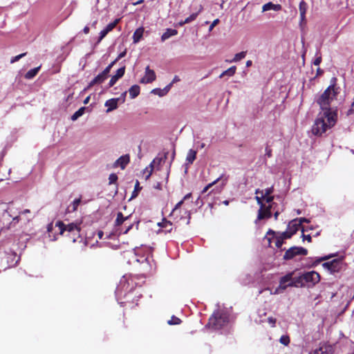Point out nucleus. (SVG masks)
Returning a JSON list of instances; mask_svg holds the SVG:
<instances>
[{
    "instance_id": "obj_52",
    "label": "nucleus",
    "mask_w": 354,
    "mask_h": 354,
    "mask_svg": "<svg viewBox=\"0 0 354 354\" xmlns=\"http://www.w3.org/2000/svg\"><path fill=\"white\" fill-rule=\"evenodd\" d=\"M328 258L326 257H322V258H320V259H317L313 263V266H317V264H319L320 262L327 259Z\"/></svg>"
},
{
    "instance_id": "obj_54",
    "label": "nucleus",
    "mask_w": 354,
    "mask_h": 354,
    "mask_svg": "<svg viewBox=\"0 0 354 354\" xmlns=\"http://www.w3.org/2000/svg\"><path fill=\"white\" fill-rule=\"evenodd\" d=\"M302 238H303V240H307L308 242H311L312 241V237L310 234H308V235H305V234H302Z\"/></svg>"
},
{
    "instance_id": "obj_57",
    "label": "nucleus",
    "mask_w": 354,
    "mask_h": 354,
    "mask_svg": "<svg viewBox=\"0 0 354 354\" xmlns=\"http://www.w3.org/2000/svg\"><path fill=\"white\" fill-rule=\"evenodd\" d=\"M126 95H127V91H124V93H122V95L120 97L122 103L124 102Z\"/></svg>"
},
{
    "instance_id": "obj_51",
    "label": "nucleus",
    "mask_w": 354,
    "mask_h": 354,
    "mask_svg": "<svg viewBox=\"0 0 354 354\" xmlns=\"http://www.w3.org/2000/svg\"><path fill=\"white\" fill-rule=\"evenodd\" d=\"M274 192V188L273 187H268L267 188L266 190H265V194H263V196H270V194Z\"/></svg>"
},
{
    "instance_id": "obj_28",
    "label": "nucleus",
    "mask_w": 354,
    "mask_h": 354,
    "mask_svg": "<svg viewBox=\"0 0 354 354\" xmlns=\"http://www.w3.org/2000/svg\"><path fill=\"white\" fill-rule=\"evenodd\" d=\"M140 88L138 85L132 86L129 90L131 98L133 99L136 97L140 94Z\"/></svg>"
},
{
    "instance_id": "obj_36",
    "label": "nucleus",
    "mask_w": 354,
    "mask_h": 354,
    "mask_svg": "<svg viewBox=\"0 0 354 354\" xmlns=\"http://www.w3.org/2000/svg\"><path fill=\"white\" fill-rule=\"evenodd\" d=\"M247 52L246 51H242L241 53H236L233 59L231 62H237L242 59H243L246 55Z\"/></svg>"
},
{
    "instance_id": "obj_6",
    "label": "nucleus",
    "mask_w": 354,
    "mask_h": 354,
    "mask_svg": "<svg viewBox=\"0 0 354 354\" xmlns=\"http://www.w3.org/2000/svg\"><path fill=\"white\" fill-rule=\"evenodd\" d=\"M295 272H290L282 277L279 279V287L276 289L275 292H279L280 290H285L288 287H291V285H288L292 281V276H293Z\"/></svg>"
},
{
    "instance_id": "obj_27",
    "label": "nucleus",
    "mask_w": 354,
    "mask_h": 354,
    "mask_svg": "<svg viewBox=\"0 0 354 354\" xmlns=\"http://www.w3.org/2000/svg\"><path fill=\"white\" fill-rule=\"evenodd\" d=\"M203 10V6H202V5H200V6H199L198 10L196 12H195V13H192L190 16H189L188 17H187V18L184 20V23L189 24V23L192 22V21H194V20L197 18V17H198V14H199L200 12H201Z\"/></svg>"
},
{
    "instance_id": "obj_60",
    "label": "nucleus",
    "mask_w": 354,
    "mask_h": 354,
    "mask_svg": "<svg viewBox=\"0 0 354 354\" xmlns=\"http://www.w3.org/2000/svg\"><path fill=\"white\" fill-rule=\"evenodd\" d=\"M179 81H180V78L178 77V76L175 75L174 79H173V80H172V82L171 83H172V84H173L174 83H176V82H179Z\"/></svg>"
},
{
    "instance_id": "obj_18",
    "label": "nucleus",
    "mask_w": 354,
    "mask_h": 354,
    "mask_svg": "<svg viewBox=\"0 0 354 354\" xmlns=\"http://www.w3.org/2000/svg\"><path fill=\"white\" fill-rule=\"evenodd\" d=\"M299 12H300V19L301 21H306V13L308 10V4L306 2H305L304 0H302L299 3Z\"/></svg>"
},
{
    "instance_id": "obj_47",
    "label": "nucleus",
    "mask_w": 354,
    "mask_h": 354,
    "mask_svg": "<svg viewBox=\"0 0 354 354\" xmlns=\"http://www.w3.org/2000/svg\"><path fill=\"white\" fill-rule=\"evenodd\" d=\"M272 150L270 147L267 146L266 147V156H267L268 158H270V157H272Z\"/></svg>"
},
{
    "instance_id": "obj_55",
    "label": "nucleus",
    "mask_w": 354,
    "mask_h": 354,
    "mask_svg": "<svg viewBox=\"0 0 354 354\" xmlns=\"http://www.w3.org/2000/svg\"><path fill=\"white\" fill-rule=\"evenodd\" d=\"M125 55H126V50H124V51H123V52L120 53L118 55V57H117L114 61H115V62H118L119 59H120L121 58L124 57Z\"/></svg>"
},
{
    "instance_id": "obj_16",
    "label": "nucleus",
    "mask_w": 354,
    "mask_h": 354,
    "mask_svg": "<svg viewBox=\"0 0 354 354\" xmlns=\"http://www.w3.org/2000/svg\"><path fill=\"white\" fill-rule=\"evenodd\" d=\"M106 78L107 77L102 73L98 74L92 81H91L85 90L91 88L95 84L102 83Z\"/></svg>"
},
{
    "instance_id": "obj_11",
    "label": "nucleus",
    "mask_w": 354,
    "mask_h": 354,
    "mask_svg": "<svg viewBox=\"0 0 354 354\" xmlns=\"http://www.w3.org/2000/svg\"><path fill=\"white\" fill-rule=\"evenodd\" d=\"M129 162L130 156L129 154H126L120 156L118 160H116L113 163V167L114 168L120 167L122 169H124L126 167V166L129 163Z\"/></svg>"
},
{
    "instance_id": "obj_17",
    "label": "nucleus",
    "mask_w": 354,
    "mask_h": 354,
    "mask_svg": "<svg viewBox=\"0 0 354 354\" xmlns=\"http://www.w3.org/2000/svg\"><path fill=\"white\" fill-rule=\"evenodd\" d=\"M288 285H291V287L296 288L304 287L305 282L304 279L302 278V274L297 277H293V276H292V281L290 283H288Z\"/></svg>"
},
{
    "instance_id": "obj_1",
    "label": "nucleus",
    "mask_w": 354,
    "mask_h": 354,
    "mask_svg": "<svg viewBox=\"0 0 354 354\" xmlns=\"http://www.w3.org/2000/svg\"><path fill=\"white\" fill-rule=\"evenodd\" d=\"M336 82L337 78L333 77L330 85L316 100L323 113L318 114L312 127L311 131L315 136H321L328 129L333 127L337 121V109L331 108L333 101L337 100L340 91Z\"/></svg>"
},
{
    "instance_id": "obj_24",
    "label": "nucleus",
    "mask_w": 354,
    "mask_h": 354,
    "mask_svg": "<svg viewBox=\"0 0 354 354\" xmlns=\"http://www.w3.org/2000/svg\"><path fill=\"white\" fill-rule=\"evenodd\" d=\"M163 160L162 158H156V159H154L152 162H151V164L149 165V167H147L145 169V172H147V175L146 176V179L147 180L150 176L152 174V172H153V164L156 162V160L158 161V163H160L161 161Z\"/></svg>"
},
{
    "instance_id": "obj_42",
    "label": "nucleus",
    "mask_w": 354,
    "mask_h": 354,
    "mask_svg": "<svg viewBox=\"0 0 354 354\" xmlns=\"http://www.w3.org/2000/svg\"><path fill=\"white\" fill-rule=\"evenodd\" d=\"M115 64V61H113L111 64H109L102 72L103 74H104L107 77L109 75V73H110V71L111 68L113 66V65Z\"/></svg>"
},
{
    "instance_id": "obj_61",
    "label": "nucleus",
    "mask_w": 354,
    "mask_h": 354,
    "mask_svg": "<svg viewBox=\"0 0 354 354\" xmlns=\"http://www.w3.org/2000/svg\"><path fill=\"white\" fill-rule=\"evenodd\" d=\"M89 27L88 26H85L83 29V32L84 34H88L89 32Z\"/></svg>"
},
{
    "instance_id": "obj_50",
    "label": "nucleus",
    "mask_w": 354,
    "mask_h": 354,
    "mask_svg": "<svg viewBox=\"0 0 354 354\" xmlns=\"http://www.w3.org/2000/svg\"><path fill=\"white\" fill-rule=\"evenodd\" d=\"M295 219L297 221V222H299L300 223V226L301 227H303L302 226V223H304V222L305 223H309L310 222L309 220L306 218H295Z\"/></svg>"
},
{
    "instance_id": "obj_5",
    "label": "nucleus",
    "mask_w": 354,
    "mask_h": 354,
    "mask_svg": "<svg viewBox=\"0 0 354 354\" xmlns=\"http://www.w3.org/2000/svg\"><path fill=\"white\" fill-rule=\"evenodd\" d=\"M302 278L304 280L305 286L308 283H311L314 286L320 281V275L315 271L307 272L302 274Z\"/></svg>"
},
{
    "instance_id": "obj_43",
    "label": "nucleus",
    "mask_w": 354,
    "mask_h": 354,
    "mask_svg": "<svg viewBox=\"0 0 354 354\" xmlns=\"http://www.w3.org/2000/svg\"><path fill=\"white\" fill-rule=\"evenodd\" d=\"M279 236L284 241L285 239H290L292 235L287 230L286 231L279 234Z\"/></svg>"
},
{
    "instance_id": "obj_38",
    "label": "nucleus",
    "mask_w": 354,
    "mask_h": 354,
    "mask_svg": "<svg viewBox=\"0 0 354 354\" xmlns=\"http://www.w3.org/2000/svg\"><path fill=\"white\" fill-rule=\"evenodd\" d=\"M168 324L169 325H178V324H180L181 323V320L180 319H179L178 317L173 315L171 317V319H169L168 322H167Z\"/></svg>"
},
{
    "instance_id": "obj_8",
    "label": "nucleus",
    "mask_w": 354,
    "mask_h": 354,
    "mask_svg": "<svg viewBox=\"0 0 354 354\" xmlns=\"http://www.w3.org/2000/svg\"><path fill=\"white\" fill-rule=\"evenodd\" d=\"M156 75L153 70L150 69L149 66H147L145 68V75L140 80L141 84H149L156 80Z\"/></svg>"
},
{
    "instance_id": "obj_3",
    "label": "nucleus",
    "mask_w": 354,
    "mask_h": 354,
    "mask_svg": "<svg viewBox=\"0 0 354 354\" xmlns=\"http://www.w3.org/2000/svg\"><path fill=\"white\" fill-rule=\"evenodd\" d=\"M55 227L59 230V234L62 235L64 232L73 233V236H78L80 232V227L77 223H71L65 225L63 221H58L55 223Z\"/></svg>"
},
{
    "instance_id": "obj_13",
    "label": "nucleus",
    "mask_w": 354,
    "mask_h": 354,
    "mask_svg": "<svg viewBox=\"0 0 354 354\" xmlns=\"http://www.w3.org/2000/svg\"><path fill=\"white\" fill-rule=\"evenodd\" d=\"M299 229L304 232V227H301L300 223L296 219L290 221L287 227V230L292 235H294Z\"/></svg>"
},
{
    "instance_id": "obj_9",
    "label": "nucleus",
    "mask_w": 354,
    "mask_h": 354,
    "mask_svg": "<svg viewBox=\"0 0 354 354\" xmlns=\"http://www.w3.org/2000/svg\"><path fill=\"white\" fill-rule=\"evenodd\" d=\"M271 209L272 205H268V206H266V205H261L258 212L257 220L270 218L272 216Z\"/></svg>"
},
{
    "instance_id": "obj_25",
    "label": "nucleus",
    "mask_w": 354,
    "mask_h": 354,
    "mask_svg": "<svg viewBox=\"0 0 354 354\" xmlns=\"http://www.w3.org/2000/svg\"><path fill=\"white\" fill-rule=\"evenodd\" d=\"M144 32V28H137L133 35V43H138L140 39L142 37Z\"/></svg>"
},
{
    "instance_id": "obj_12",
    "label": "nucleus",
    "mask_w": 354,
    "mask_h": 354,
    "mask_svg": "<svg viewBox=\"0 0 354 354\" xmlns=\"http://www.w3.org/2000/svg\"><path fill=\"white\" fill-rule=\"evenodd\" d=\"M125 73V66H122L120 68H118L116 71L115 75L111 77L108 85L109 87L111 88L113 86V85L117 82V81L123 77Z\"/></svg>"
},
{
    "instance_id": "obj_21",
    "label": "nucleus",
    "mask_w": 354,
    "mask_h": 354,
    "mask_svg": "<svg viewBox=\"0 0 354 354\" xmlns=\"http://www.w3.org/2000/svg\"><path fill=\"white\" fill-rule=\"evenodd\" d=\"M191 197H192V193H188L187 194H186L180 201H179L178 203H176V205L172 209L171 214L174 215L178 211L180 207L182 206L184 201L189 199Z\"/></svg>"
},
{
    "instance_id": "obj_14",
    "label": "nucleus",
    "mask_w": 354,
    "mask_h": 354,
    "mask_svg": "<svg viewBox=\"0 0 354 354\" xmlns=\"http://www.w3.org/2000/svg\"><path fill=\"white\" fill-rule=\"evenodd\" d=\"M227 180H228V177H227V176L224 177V175L221 176L220 177L216 178L215 180H214L212 183H209L207 185H206L202 190V194H205V192H207L209 190V189H210L213 185H214L215 184L218 183L220 180L222 181L221 188H223L226 185Z\"/></svg>"
},
{
    "instance_id": "obj_31",
    "label": "nucleus",
    "mask_w": 354,
    "mask_h": 354,
    "mask_svg": "<svg viewBox=\"0 0 354 354\" xmlns=\"http://www.w3.org/2000/svg\"><path fill=\"white\" fill-rule=\"evenodd\" d=\"M172 86V83H170L168 85H167L163 90H160V89H154L153 90V92L156 94H158L160 96H162L164 95L165 94H166L171 88V87Z\"/></svg>"
},
{
    "instance_id": "obj_23",
    "label": "nucleus",
    "mask_w": 354,
    "mask_h": 354,
    "mask_svg": "<svg viewBox=\"0 0 354 354\" xmlns=\"http://www.w3.org/2000/svg\"><path fill=\"white\" fill-rule=\"evenodd\" d=\"M82 201V197L75 199L73 203L68 207L67 211L68 212H74L77 209Z\"/></svg>"
},
{
    "instance_id": "obj_53",
    "label": "nucleus",
    "mask_w": 354,
    "mask_h": 354,
    "mask_svg": "<svg viewBox=\"0 0 354 354\" xmlns=\"http://www.w3.org/2000/svg\"><path fill=\"white\" fill-rule=\"evenodd\" d=\"M321 62H322V57L319 56V57L315 58V59L313 62V64L315 66H318V65L320 64Z\"/></svg>"
},
{
    "instance_id": "obj_58",
    "label": "nucleus",
    "mask_w": 354,
    "mask_h": 354,
    "mask_svg": "<svg viewBox=\"0 0 354 354\" xmlns=\"http://www.w3.org/2000/svg\"><path fill=\"white\" fill-rule=\"evenodd\" d=\"M97 236L100 239H102L104 236V232L102 230H99L97 232Z\"/></svg>"
},
{
    "instance_id": "obj_64",
    "label": "nucleus",
    "mask_w": 354,
    "mask_h": 354,
    "mask_svg": "<svg viewBox=\"0 0 354 354\" xmlns=\"http://www.w3.org/2000/svg\"><path fill=\"white\" fill-rule=\"evenodd\" d=\"M279 213L278 212H276L274 214V219L277 220L278 218V216H279Z\"/></svg>"
},
{
    "instance_id": "obj_29",
    "label": "nucleus",
    "mask_w": 354,
    "mask_h": 354,
    "mask_svg": "<svg viewBox=\"0 0 354 354\" xmlns=\"http://www.w3.org/2000/svg\"><path fill=\"white\" fill-rule=\"evenodd\" d=\"M40 69V66H38V67H36V68H32L30 70H29L25 75V77L26 79H32L34 77H35L37 75V74L38 73Z\"/></svg>"
},
{
    "instance_id": "obj_32",
    "label": "nucleus",
    "mask_w": 354,
    "mask_h": 354,
    "mask_svg": "<svg viewBox=\"0 0 354 354\" xmlns=\"http://www.w3.org/2000/svg\"><path fill=\"white\" fill-rule=\"evenodd\" d=\"M275 234H276V232L274 230H271V229H270L267 232V234H266V235L264 239L268 241L269 246H270V245H271L272 240L274 239Z\"/></svg>"
},
{
    "instance_id": "obj_56",
    "label": "nucleus",
    "mask_w": 354,
    "mask_h": 354,
    "mask_svg": "<svg viewBox=\"0 0 354 354\" xmlns=\"http://www.w3.org/2000/svg\"><path fill=\"white\" fill-rule=\"evenodd\" d=\"M53 230V223H50L47 226V231L48 232H51Z\"/></svg>"
},
{
    "instance_id": "obj_59",
    "label": "nucleus",
    "mask_w": 354,
    "mask_h": 354,
    "mask_svg": "<svg viewBox=\"0 0 354 354\" xmlns=\"http://www.w3.org/2000/svg\"><path fill=\"white\" fill-rule=\"evenodd\" d=\"M133 227V224H129L127 227V229L124 231V234H127Z\"/></svg>"
},
{
    "instance_id": "obj_45",
    "label": "nucleus",
    "mask_w": 354,
    "mask_h": 354,
    "mask_svg": "<svg viewBox=\"0 0 354 354\" xmlns=\"http://www.w3.org/2000/svg\"><path fill=\"white\" fill-rule=\"evenodd\" d=\"M268 322L272 327H274L277 322V319L273 317H269L268 318Z\"/></svg>"
},
{
    "instance_id": "obj_49",
    "label": "nucleus",
    "mask_w": 354,
    "mask_h": 354,
    "mask_svg": "<svg viewBox=\"0 0 354 354\" xmlns=\"http://www.w3.org/2000/svg\"><path fill=\"white\" fill-rule=\"evenodd\" d=\"M219 21H220L218 19H214L209 28V31L211 32L213 30L214 27H215L219 23Z\"/></svg>"
},
{
    "instance_id": "obj_44",
    "label": "nucleus",
    "mask_w": 354,
    "mask_h": 354,
    "mask_svg": "<svg viewBox=\"0 0 354 354\" xmlns=\"http://www.w3.org/2000/svg\"><path fill=\"white\" fill-rule=\"evenodd\" d=\"M26 55V53H21L20 55H18L15 57H13L11 60H10V63L11 64H13L17 61H19L21 58L24 57V56Z\"/></svg>"
},
{
    "instance_id": "obj_34",
    "label": "nucleus",
    "mask_w": 354,
    "mask_h": 354,
    "mask_svg": "<svg viewBox=\"0 0 354 354\" xmlns=\"http://www.w3.org/2000/svg\"><path fill=\"white\" fill-rule=\"evenodd\" d=\"M84 111H85V107H81L80 109H79L77 111H75L73 114V115L71 116V120L73 121L76 120L77 118H79L80 116H82L84 114Z\"/></svg>"
},
{
    "instance_id": "obj_63",
    "label": "nucleus",
    "mask_w": 354,
    "mask_h": 354,
    "mask_svg": "<svg viewBox=\"0 0 354 354\" xmlns=\"http://www.w3.org/2000/svg\"><path fill=\"white\" fill-rule=\"evenodd\" d=\"M89 100H90V97L88 96L84 100V103L86 104L87 103H88L89 102Z\"/></svg>"
},
{
    "instance_id": "obj_10",
    "label": "nucleus",
    "mask_w": 354,
    "mask_h": 354,
    "mask_svg": "<svg viewBox=\"0 0 354 354\" xmlns=\"http://www.w3.org/2000/svg\"><path fill=\"white\" fill-rule=\"evenodd\" d=\"M158 225L161 227V229L158 231V234L162 232H164L165 234L169 233L173 229L172 223L166 218H163L161 222L158 223Z\"/></svg>"
},
{
    "instance_id": "obj_4",
    "label": "nucleus",
    "mask_w": 354,
    "mask_h": 354,
    "mask_svg": "<svg viewBox=\"0 0 354 354\" xmlns=\"http://www.w3.org/2000/svg\"><path fill=\"white\" fill-rule=\"evenodd\" d=\"M308 250L302 247L293 246L287 250L283 255V259L286 261L292 259L297 255H307Z\"/></svg>"
},
{
    "instance_id": "obj_62",
    "label": "nucleus",
    "mask_w": 354,
    "mask_h": 354,
    "mask_svg": "<svg viewBox=\"0 0 354 354\" xmlns=\"http://www.w3.org/2000/svg\"><path fill=\"white\" fill-rule=\"evenodd\" d=\"M252 65V62L251 60H248L245 63L246 67H250Z\"/></svg>"
},
{
    "instance_id": "obj_7",
    "label": "nucleus",
    "mask_w": 354,
    "mask_h": 354,
    "mask_svg": "<svg viewBox=\"0 0 354 354\" xmlns=\"http://www.w3.org/2000/svg\"><path fill=\"white\" fill-rule=\"evenodd\" d=\"M322 266L328 270L330 272H337L342 269V261L340 259H335L330 261L324 263Z\"/></svg>"
},
{
    "instance_id": "obj_41",
    "label": "nucleus",
    "mask_w": 354,
    "mask_h": 354,
    "mask_svg": "<svg viewBox=\"0 0 354 354\" xmlns=\"http://www.w3.org/2000/svg\"><path fill=\"white\" fill-rule=\"evenodd\" d=\"M274 239H275V246L277 248H280L283 244V240L279 235H276V234L274 236Z\"/></svg>"
},
{
    "instance_id": "obj_22",
    "label": "nucleus",
    "mask_w": 354,
    "mask_h": 354,
    "mask_svg": "<svg viewBox=\"0 0 354 354\" xmlns=\"http://www.w3.org/2000/svg\"><path fill=\"white\" fill-rule=\"evenodd\" d=\"M196 151L189 149L186 157V162L188 165H192L196 158Z\"/></svg>"
},
{
    "instance_id": "obj_20",
    "label": "nucleus",
    "mask_w": 354,
    "mask_h": 354,
    "mask_svg": "<svg viewBox=\"0 0 354 354\" xmlns=\"http://www.w3.org/2000/svg\"><path fill=\"white\" fill-rule=\"evenodd\" d=\"M178 34V31L176 29L167 28L166 31L162 35L161 40L162 41L168 39L169 37L172 36H175Z\"/></svg>"
},
{
    "instance_id": "obj_30",
    "label": "nucleus",
    "mask_w": 354,
    "mask_h": 354,
    "mask_svg": "<svg viewBox=\"0 0 354 354\" xmlns=\"http://www.w3.org/2000/svg\"><path fill=\"white\" fill-rule=\"evenodd\" d=\"M236 67L235 66H231L230 68H229L228 69H227L226 71H223L221 75H220V77H223L225 75H227V76H233L235 73H236Z\"/></svg>"
},
{
    "instance_id": "obj_26",
    "label": "nucleus",
    "mask_w": 354,
    "mask_h": 354,
    "mask_svg": "<svg viewBox=\"0 0 354 354\" xmlns=\"http://www.w3.org/2000/svg\"><path fill=\"white\" fill-rule=\"evenodd\" d=\"M129 219V216H124L123 214L119 212L115 221V225L120 226Z\"/></svg>"
},
{
    "instance_id": "obj_37",
    "label": "nucleus",
    "mask_w": 354,
    "mask_h": 354,
    "mask_svg": "<svg viewBox=\"0 0 354 354\" xmlns=\"http://www.w3.org/2000/svg\"><path fill=\"white\" fill-rule=\"evenodd\" d=\"M120 19L118 18V19H115L113 22L109 24L106 26V29L107 30V31L109 32L110 31H111L116 26L117 24L120 22Z\"/></svg>"
},
{
    "instance_id": "obj_39",
    "label": "nucleus",
    "mask_w": 354,
    "mask_h": 354,
    "mask_svg": "<svg viewBox=\"0 0 354 354\" xmlns=\"http://www.w3.org/2000/svg\"><path fill=\"white\" fill-rule=\"evenodd\" d=\"M279 342L283 345L288 346L290 342V337L288 335H282L279 339Z\"/></svg>"
},
{
    "instance_id": "obj_48",
    "label": "nucleus",
    "mask_w": 354,
    "mask_h": 354,
    "mask_svg": "<svg viewBox=\"0 0 354 354\" xmlns=\"http://www.w3.org/2000/svg\"><path fill=\"white\" fill-rule=\"evenodd\" d=\"M263 200H265L267 203H270L274 200L273 196H263Z\"/></svg>"
},
{
    "instance_id": "obj_15",
    "label": "nucleus",
    "mask_w": 354,
    "mask_h": 354,
    "mask_svg": "<svg viewBox=\"0 0 354 354\" xmlns=\"http://www.w3.org/2000/svg\"><path fill=\"white\" fill-rule=\"evenodd\" d=\"M120 98H112L106 101L104 105L108 107L106 112L112 111L118 108V102Z\"/></svg>"
},
{
    "instance_id": "obj_2",
    "label": "nucleus",
    "mask_w": 354,
    "mask_h": 354,
    "mask_svg": "<svg viewBox=\"0 0 354 354\" xmlns=\"http://www.w3.org/2000/svg\"><path fill=\"white\" fill-rule=\"evenodd\" d=\"M229 322L228 315L223 310H215L209 318L206 327L212 330H219Z\"/></svg>"
},
{
    "instance_id": "obj_46",
    "label": "nucleus",
    "mask_w": 354,
    "mask_h": 354,
    "mask_svg": "<svg viewBox=\"0 0 354 354\" xmlns=\"http://www.w3.org/2000/svg\"><path fill=\"white\" fill-rule=\"evenodd\" d=\"M108 33H109V32L107 31V30L106 28L103 29L100 32L99 41H101Z\"/></svg>"
},
{
    "instance_id": "obj_40",
    "label": "nucleus",
    "mask_w": 354,
    "mask_h": 354,
    "mask_svg": "<svg viewBox=\"0 0 354 354\" xmlns=\"http://www.w3.org/2000/svg\"><path fill=\"white\" fill-rule=\"evenodd\" d=\"M141 189L142 188L140 187V183H139L138 180H137L136 183V185H135L134 190L132 193L131 198L136 197L138 196V192L140 191Z\"/></svg>"
},
{
    "instance_id": "obj_35",
    "label": "nucleus",
    "mask_w": 354,
    "mask_h": 354,
    "mask_svg": "<svg viewBox=\"0 0 354 354\" xmlns=\"http://www.w3.org/2000/svg\"><path fill=\"white\" fill-rule=\"evenodd\" d=\"M255 194H261V196H257L255 197V198H256V201H257V202L258 205H260V207H261V205H262V206H263V205H265V204L263 203V191H261V190H259V189H257V190L255 191Z\"/></svg>"
},
{
    "instance_id": "obj_19",
    "label": "nucleus",
    "mask_w": 354,
    "mask_h": 354,
    "mask_svg": "<svg viewBox=\"0 0 354 354\" xmlns=\"http://www.w3.org/2000/svg\"><path fill=\"white\" fill-rule=\"evenodd\" d=\"M282 9V6L280 4H274L272 2H268L264 4L262 7L263 12L273 10L275 11H279Z\"/></svg>"
},
{
    "instance_id": "obj_33",
    "label": "nucleus",
    "mask_w": 354,
    "mask_h": 354,
    "mask_svg": "<svg viewBox=\"0 0 354 354\" xmlns=\"http://www.w3.org/2000/svg\"><path fill=\"white\" fill-rule=\"evenodd\" d=\"M118 176L113 173V174H111L109 175V185H111V184H115L116 186H115V193L116 194L118 192V184H117V180H118Z\"/></svg>"
}]
</instances>
